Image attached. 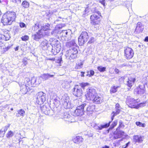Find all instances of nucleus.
Segmentation results:
<instances>
[{"label":"nucleus","instance_id":"4be33fe9","mask_svg":"<svg viewBox=\"0 0 148 148\" xmlns=\"http://www.w3.org/2000/svg\"><path fill=\"white\" fill-rule=\"evenodd\" d=\"M51 44L54 45V48L56 49V51L57 52L60 51L61 48V45L59 41L54 39V42Z\"/></svg>","mask_w":148,"mask_h":148},{"label":"nucleus","instance_id":"4d7b16f0","mask_svg":"<svg viewBox=\"0 0 148 148\" xmlns=\"http://www.w3.org/2000/svg\"><path fill=\"white\" fill-rule=\"evenodd\" d=\"M95 40V39L94 38L92 37L90 38V39L89 40V41L88 42V43L89 44H91L92 43L94 42Z\"/></svg>","mask_w":148,"mask_h":148},{"label":"nucleus","instance_id":"6e6552de","mask_svg":"<svg viewBox=\"0 0 148 148\" xmlns=\"http://www.w3.org/2000/svg\"><path fill=\"white\" fill-rule=\"evenodd\" d=\"M61 36L64 38L65 40H70L71 38L72 32L70 29L63 30L60 33Z\"/></svg>","mask_w":148,"mask_h":148},{"label":"nucleus","instance_id":"4c0bfd02","mask_svg":"<svg viewBox=\"0 0 148 148\" xmlns=\"http://www.w3.org/2000/svg\"><path fill=\"white\" fill-rule=\"evenodd\" d=\"M14 135V132L11 131H10L6 134V136L7 138H10L13 136Z\"/></svg>","mask_w":148,"mask_h":148},{"label":"nucleus","instance_id":"20e7f679","mask_svg":"<svg viewBox=\"0 0 148 148\" xmlns=\"http://www.w3.org/2000/svg\"><path fill=\"white\" fill-rule=\"evenodd\" d=\"M89 38L88 33L86 32H82L78 39L79 45L82 46L84 45L88 41Z\"/></svg>","mask_w":148,"mask_h":148},{"label":"nucleus","instance_id":"f704fd0d","mask_svg":"<svg viewBox=\"0 0 148 148\" xmlns=\"http://www.w3.org/2000/svg\"><path fill=\"white\" fill-rule=\"evenodd\" d=\"M40 27L41 26L40 25L39 23H37L33 26L32 28V30H33V31L34 32H36L38 29L40 28Z\"/></svg>","mask_w":148,"mask_h":148},{"label":"nucleus","instance_id":"473e14b6","mask_svg":"<svg viewBox=\"0 0 148 148\" xmlns=\"http://www.w3.org/2000/svg\"><path fill=\"white\" fill-rule=\"evenodd\" d=\"M18 114L17 113L16 116L17 117H19L20 116H23L25 114V111L23 109H20L17 111Z\"/></svg>","mask_w":148,"mask_h":148},{"label":"nucleus","instance_id":"9d476101","mask_svg":"<svg viewBox=\"0 0 148 148\" xmlns=\"http://www.w3.org/2000/svg\"><path fill=\"white\" fill-rule=\"evenodd\" d=\"M134 54V52L132 49L129 47H127L125 48L124 55L125 58L127 59L132 58Z\"/></svg>","mask_w":148,"mask_h":148},{"label":"nucleus","instance_id":"49530a36","mask_svg":"<svg viewBox=\"0 0 148 148\" xmlns=\"http://www.w3.org/2000/svg\"><path fill=\"white\" fill-rule=\"evenodd\" d=\"M119 86H114L112 88H111L110 92L113 93H115L117 91V88H119Z\"/></svg>","mask_w":148,"mask_h":148},{"label":"nucleus","instance_id":"423d86ee","mask_svg":"<svg viewBox=\"0 0 148 148\" xmlns=\"http://www.w3.org/2000/svg\"><path fill=\"white\" fill-rule=\"evenodd\" d=\"M45 34L44 31L42 29H39L35 33H33L32 35V38L34 40L38 41L40 39L43 38L45 36Z\"/></svg>","mask_w":148,"mask_h":148},{"label":"nucleus","instance_id":"13d9d810","mask_svg":"<svg viewBox=\"0 0 148 148\" xmlns=\"http://www.w3.org/2000/svg\"><path fill=\"white\" fill-rule=\"evenodd\" d=\"M62 61V57L60 56L58 59L56 60V62L58 63H60Z\"/></svg>","mask_w":148,"mask_h":148},{"label":"nucleus","instance_id":"4468645a","mask_svg":"<svg viewBox=\"0 0 148 148\" xmlns=\"http://www.w3.org/2000/svg\"><path fill=\"white\" fill-rule=\"evenodd\" d=\"M73 89V94L75 96L80 97L82 95L83 91L79 86L78 85L75 86Z\"/></svg>","mask_w":148,"mask_h":148},{"label":"nucleus","instance_id":"7ed1b4c3","mask_svg":"<svg viewBox=\"0 0 148 148\" xmlns=\"http://www.w3.org/2000/svg\"><path fill=\"white\" fill-rule=\"evenodd\" d=\"M82 105L85 112L88 115L92 114V112L95 109V105L92 103L86 102L83 103Z\"/></svg>","mask_w":148,"mask_h":148},{"label":"nucleus","instance_id":"dca6fc26","mask_svg":"<svg viewBox=\"0 0 148 148\" xmlns=\"http://www.w3.org/2000/svg\"><path fill=\"white\" fill-rule=\"evenodd\" d=\"M124 132L123 131L119 130V128L118 127L114 134L113 135V138L114 139H116L121 138L124 135Z\"/></svg>","mask_w":148,"mask_h":148},{"label":"nucleus","instance_id":"37998d69","mask_svg":"<svg viewBox=\"0 0 148 148\" xmlns=\"http://www.w3.org/2000/svg\"><path fill=\"white\" fill-rule=\"evenodd\" d=\"M69 52H70V53H78V51L76 48L74 47H71V49H70L69 50Z\"/></svg>","mask_w":148,"mask_h":148},{"label":"nucleus","instance_id":"774afa93","mask_svg":"<svg viewBox=\"0 0 148 148\" xmlns=\"http://www.w3.org/2000/svg\"><path fill=\"white\" fill-rule=\"evenodd\" d=\"M54 101L53 102V103L55 104V105H56V106H57V103L58 104L59 101L57 99H55Z\"/></svg>","mask_w":148,"mask_h":148},{"label":"nucleus","instance_id":"5fc2aeb1","mask_svg":"<svg viewBox=\"0 0 148 148\" xmlns=\"http://www.w3.org/2000/svg\"><path fill=\"white\" fill-rule=\"evenodd\" d=\"M23 66H26L27 64V59L26 58H24L23 60Z\"/></svg>","mask_w":148,"mask_h":148},{"label":"nucleus","instance_id":"3c124183","mask_svg":"<svg viewBox=\"0 0 148 148\" xmlns=\"http://www.w3.org/2000/svg\"><path fill=\"white\" fill-rule=\"evenodd\" d=\"M69 85V84L68 82H64L62 84V87L64 88H67V87L68 85Z\"/></svg>","mask_w":148,"mask_h":148},{"label":"nucleus","instance_id":"69168bd1","mask_svg":"<svg viewBox=\"0 0 148 148\" xmlns=\"http://www.w3.org/2000/svg\"><path fill=\"white\" fill-rule=\"evenodd\" d=\"M56 51H55L54 49H53V48H52L51 52H52V53L54 55H56L57 53L59 52H57L56 51Z\"/></svg>","mask_w":148,"mask_h":148},{"label":"nucleus","instance_id":"bb28decb","mask_svg":"<svg viewBox=\"0 0 148 148\" xmlns=\"http://www.w3.org/2000/svg\"><path fill=\"white\" fill-rule=\"evenodd\" d=\"M73 140L74 143L79 144L83 142V138L81 137L77 136L74 138Z\"/></svg>","mask_w":148,"mask_h":148},{"label":"nucleus","instance_id":"9b49d317","mask_svg":"<svg viewBox=\"0 0 148 148\" xmlns=\"http://www.w3.org/2000/svg\"><path fill=\"white\" fill-rule=\"evenodd\" d=\"M27 82H25V81L24 82H20L19 83V84L20 87V92L21 93L23 94H25L27 93L29 89V87L27 86Z\"/></svg>","mask_w":148,"mask_h":148},{"label":"nucleus","instance_id":"58836bf2","mask_svg":"<svg viewBox=\"0 0 148 148\" xmlns=\"http://www.w3.org/2000/svg\"><path fill=\"white\" fill-rule=\"evenodd\" d=\"M55 60V58H54L47 57L45 59V61L46 63L49 62V61L53 63Z\"/></svg>","mask_w":148,"mask_h":148},{"label":"nucleus","instance_id":"338daca9","mask_svg":"<svg viewBox=\"0 0 148 148\" xmlns=\"http://www.w3.org/2000/svg\"><path fill=\"white\" fill-rule=\"evenodd\" d=\"M11 48V46H8L7 47L3 48L4 51H7L9 49Z\"/></svg>","mask_w":148,"mask_h":148},{"label":"nucleus","instance_id":"a878e982","mask_svg":"<svg viewBox=\"0 0 148 148\" xmlns=\"http://www.w3.org/2000/svg\"><path fill=\"white\" fill-rule=\"evenodd\" d=\"M10 124H8L7 125L5 126L4 127L2 128L0 130V131L1 132L2 134H1L0 137H3L4 134L5 133V132L10 127Z\"/></svg>","mask_w":148,"mask_h":148},{"label":"nucleus","instance_id":"09e8293b","mask_svg":"<svg viewBox=\"0 0 148 148\" xmlns=\"http://www.w3.org/2000/svg\"><path fill=\"white\" fill-rule=\"evenodd\" d=\"M88 74L87 75V76H88L89 77H90L94 75L95 72L93 70H90V71H88L87 72Z\"/></svg>","mask_w":148,"mask_h":148},{"label":"nucleus","instance_id":"412c9836","mask_svg":"<svg viewBox=\"0 0 148 148\" xmlns=\"http://www.w3.org/2000/svg\"><path fill=\"white\" fill-rule=\"evenodd\" d=\"M112 121H110L108 123H106L103 125H95L94 126V128L97 130H102L103 128H106L109 127L110 123Z\"/></svg>","mask_w":148,"mask_h":148},{"label":"nucleus","instance_id":"2f4dec72","mask_svg":"<svg viewBox=\"0 0 148 148\" xmlns=\"http://www.w3.org/2000/svg\"><path fill=\"white\" fill-rule=\"evenodd\" d=\"M29 5V3L27 1H24L22 2L21 4V6L23 8H28Z\"/></svg>","mask_w":148,"mask_h":148},{"label":"nucleus","instance_id":"393cba45","mask_svg":"<svg viewBox=\"0 0 148 148\" xmlns=\"http://www.w3.org/2000/svg\"><path fill=\"white\" fill-rule=\"evenodd\" d=\"M48 41L46 40H44L41 43L40 45V47L42 49H45L48 47Z\"/></svg>","mask_w":148,"mask_h":148},{"label":"nucleus","instance_id":"cd10ccee","mask_svg":"<svg viewBox=\"0 0 148 148\" xmlns=\"http://www.w3.org/2000/svg\"><path fill=\"white\" fill-rule=\"evenodd\" d=\"M25 80V82H27V84L28 86H29L31 83L33 84L36 83V79L35 77L32 78L31 81L28 78H26Z\"/></svg>","mask_w":148,"mask_h":148},{"label":"nucleus","instance_id":"0eeeda50","mask_svg":"<svg viewBox=\"0 0 148 148\" xmlns=\"http://www.w3.org/2000/svg\"><path fill=\"white\" fill-rule=\"evenodd\" d=\"M46 94L42 92H38L36 95V103L40 105L42 104L45 101Z\"/></svg>","mask_w":148,"mask_h":148},{"label":"nucleus","instance_id":"ea45409f","mask_svg":"<svg viewBox=\"0 0 148 148\" xmlns=\"http://www.w3.org/2000/svg\"><path fill=\"white\" fill-rule=\"evenodd\" d=\"M146 102H144L143 103H141L139 104H138V103L137 104V105L136 107V109H138L139 107H143L145 106H146Z\"/></svg>","mask_w":148,"mask_h":148},{"label":"nucleus","instance_id":"b1692460","mask_svg":"<svg viewBox=\"0 0 148 148\" xmlns=\"http://www.w3.org/2000/svg\"><path fill=\"white\" fill-rule=\"evenodd\" d=\"M41 110L45 114L48 115H51L50 114L51 112H53L52 110H50L48 108H47L45 106H42L41 108Z\"/></svg>","mask_w":148,"mask_h":148},{"label":"nucleus","instance_id":"a211bd4d","mask_svg":"<svg viewBox=\"0 0 148 148\" xmlns=\"http://www.w3.org/2000/svg\"><path fill=\"white\" fill-rule=\"evenodd\" d=\"M63 119L64 121L69 122L71 123L75 121L74 117L68 114L67 112L64 113Z\"/></svg>","mask_w":148,"mask_h":148},{"label":"nucleus","instance_id":"f8f14e48","mask_svg":"<svg viewBox=\"0 0 148 148\" xmlns=\"http://www.w3.org/2000/svg\"><path fill=\"white\" fill-rule=\"evenodd\" d=\"M84 108L82 104L77 107V109L73 113V115L74 116H81L84 114Z\"/></svg>","mask_w":148,"mask_h":148},{"label":"nucleus","instance_id":"5701e85b","mask_svg":"<svg viewBox=\"0 0 148 148\" xmlns=\"http://www.w3.org/2000/svg\"><path fill=\"white\" fill-rule=\"evenodd\" d=\"M121 109V108L120 107L119 104V103H117L116 104V105H115L116 112H113V115L111 117L112 121L114 117L117 114H118L119 113V112H120Z\"/></svg>","mask_w":148,"mask_h":148},{"label":"nucleus","instance_id":"603ef678","mask_svg":"<svg viewBox=\"0 0 148 148\" xmlns=\"http://www.w3.org/2000/svg\"><path fill=\"white\" fill-rule=\"evenodd\" d=\"M21 38L22 40L26 41L29 40V37L27 35H25L24 36H22L21 37Z\"/></svg>","mask_w":148,"mask_h":148},{"label":"nucleus","instance_id":"e2e57ef3","mask_svg":"<svg viewBox=\"0 0 148 148\" xmlns=\"http://www.w3.org/2000/svg\"><path fill=\"white\" fill-rule=\"evenodd\" d=\"M130 143V142H128L125 145H124L122 146V148H127L129 146Z\"/></svg>","mask_w":148,"mask_h":148},{"label":"nucleus","instance_id":"052dcab7","mask_svg":"<svg viewBox=\"0 0 148 148\" xmlns=\"http://www.w3.org/2000/svg\"><path fill=\"white\" fill-rule=\"evenodd\" d=\"M19 25L20 27L21 28L26 27L25 24L23 22L20 23Z\"/></svg>","mask_w":148,"mask_h":148},{"label":"nucleus","instance_id":"39448f33","mask_svg":"<svg viewBox=\"0 0 148 148\" xmlns=\"http://www.w3.org/2000/svg\"><path fill=\"white\" fill-rule=\"evenodd\" d=\"M97 94L96 90L93 88L90 87L87 89L85 96L88 100L91 101Z\"/></svg>","mask_w":148,"mask_h":148},{"label":"nucleus","instance_id":"1a4fd4ad","mask_svg":"<svg viewBox=\"0 0 148 148\" xmlns=\"http://www.w3.org/2000/svg\"><path fill=\"white\" fill-rule=\"evenodd\" d=\"M138 100H136L130 97H128L126 99V103L129 107L135 108L138 103Z\"/></svg>","mask_w":148,"mask_h":148},{"label":"nucleus","instance_id":"79ce46f5","mask_svg":"<svg viewBox=\"0 0 148 148\" xmlns=\"http://www.w3.org/2000/svg\"><path fill=\"white\" fill-rule=\"evenodd\" d=\"M106 68L105 67H103L101 66H98L97 69L98 71H99L100 72H103L105 71H106Z\"/></svg>","mask_w":148,"mask_h":148},{"label":"nucleus","instance_id":"de8ad7c7","mask_svg":"<svg viewBox=\"0 0 148 148\" xmlns=\"http://www.w3.org/2000/svg\"><path fill=\"white\" fill-rule=\"evenodd\" d=\"M89 85V84L87 83H82L80 84L79 86L81 88H82L84 89L86 87L88 86Z\"/></svg>","mask_w":148,"mask_h":148},{"label":"nucleus","instance_id":"aec40b11","mask_svg":"<svg viewBox=\"0 0 148 148\" xmlns=\"http://www.w3.org/2000/svg\"><path fill=\"white\" fill-rule=\"evenodd\" d=\"M143 29V27L142 26V23L140 22L138 23L134 32L136 34H139L142 32Z\"/></svg>","mask_w":148,"mask_h":148},{"label":"nucleus","instance_id":"a19ab883","mask_svg":"<svg viewBox=\"0 0 148 148\" xmlns=\"http://www.w3.org/2000/svg\"><path fill=\"white\" fill-rule=\"evenodd\" d=\"M69 56H70V58L73 59L75 58L77 56V53H70L69 52V53L68 54Z\"/></svg>","mask_w":148,"mask_h":148},{"label":"nucleus","instance_id":"72a5a7b5","mask_svg":"<svg viewBox=\"0 0 148 148\" xmlns=\"http://www.w3.org/2000/svg\"><path fill=\"white\" fill-rule=\"evenodd\" d=\"M50 25L48 23H46L45 25H43L42 26H41V29H40L44 31V32L45 33V31L48 29L49 28Z\"/></svg>","mask_w":148,"mask_h":148},{"label":"nucleus","instance_id":"7c9ffc66","mask_svg":"<svg viewBox=\"0 0 148 148\" xmlns=\"http://www.w3.org/2000/svg\"><path fill=\"white\" fill-rule=\"evenodd\" d=\"M76 45H77L75 43L74 40L73 39L71 41L67 42L66 44V45L67 47H76Z\"/></svg>","mask_w":148,"mask_h":148},{"label":"nucleus","instance_id":"6ab92c4d","mask_svg":"<svg viewBox=\"0 0 148 148\" xmlns=\"http://www.w3.org/2000/svg\"><path fill=\"white\" fill-rule=\"evenodd\" d=\"M91 101L95 103L99 104H101L103 102V99L100 95L97 94Z\"/></svg>","mask_w":148,"mask_h":148},{"label":"nucleus","instance_id":"c9c22d12","mask_svg":"<svg viewBox=\"0 0 148 148\" xmlns=\"http://www.w3.org/2000/svg\"><path fill=\"white\" fill-rule=\"evenodd\" d=\"M141 81L142 83H144L145 85V84L148 88V76L143 77Z\"/></svg>","mask_w":148,"mask_h":148},{"label":"nucleus","instance_id":"bf43d9fd","mask_svg":"<svg viewBox=\"0 0 148 148\" xmlns=\"http://www.w3.org/2000/svg\"><path fill=\"white\" fill-rule=\"evenodd\" d=\"M8 1L7 0H3L1 2V4L4 5H7Z\"/></svg>","mask_w":148,"mask_h":148},{"label":"nucleus","instance_id":"ddd939ff","mask_svg":"<svg viewBox=\"0 0 148 148\" xmlns=\"http://www.w3.org/2000/svg\"><path fill=\"white\" fill-rule=\"evenodd\" d=\"M98 15L94 14L90 16V18L91 20V23L93 25H95L98 23L100 20L99 18L100 15L101 13L99 12H97Z\"/></svg>","mask_w":148,"mask_h":148},{"label":"nucleus","instance_id":"f03ea898","mask_svg":"<svg viewBox=\"0 0 148 148\" xmlns=\"http://www.w3.org/2000/svg\"><path fill=\"white\" fill-rule=\"evenodd\" d=\"M69 100V97L67 94H65L62 96L60 102L64 108L70 109L72 107V106Z\"/></svg>","mask_w":148,"mask_h":148},{"label":"nucleus","instance_id":"8fccbe9b","mask_svg":"<svg viewBox=\"0 0 148 148\" xmlns=\"http://www.w3.org/2000/svg\"><path fill=\"white\" fill-rule=\"evenodd\" d=\"M11 1L12 3H15L17 5L20 4L21 2V0H11Z\"/></svg>","mask_w":148,"mask_h":148},{"label":"nucleus","instance_id":"2eb2a0df","mask_svg":"<svg viewBox=\"0 0 148 148\" xmlns=\"http://www.w3.org/2000/svg\"><path fill=\"white\" fill-rule=\"evenodd\" d=\"M143 85H140L139 86L137 87L134 90V92H136L137 94L142 95L145 92V85L144 83H143Z\"/></svg>","mask_w":148,"mask_h":148},{"label":"nucleus","instance_id":"864d4df0","mask_svg":"<svg viewBox=\"0 0 148 148\" xmlns=\"http://www.w3.org/2000/svg\"><path fill=\"white\" fill-rule=\"evenodd\" d=\"M3 36H4L5 37V40H9L10 38V35L8 34H6L4 35H2V37L3 38Z\"/></svg>","mask_w":148,"mask_h":148},{"label":"nucleus","instance_id":"c756f323","mask_svg":"<svg viewBox=\"0 0 148 148\" xmlns=\"http://www.w3.org/2000/svg\"><path fill=\"white\" fill-rule=\"evenodd\" d=\"M134 141L136 142H141L142 141V138L139 136H134L133 137Z\"/></svg>","mask_w":148,"mask_h":148},{"label":"nucleus","instance_id":"e433bc0d","mask_svg":"<svg viewBox=\"0 0 148 148\" xmlns=\"http://www.w3.org/2000/svg\"><path fill=\"white\" fill-rule=\"evenodd\" d=\"M117 123V120H115L111 125L110 127L109 128V129L108 130V132H109V130H111L113 129Z\"/></svg>","mask_w":148,"mask_h":148},{"label":"nucleus","instance_id":"f3484780","mask_svg":"<svg viewBox=\"0 0 148 148\" xmlns=\"http://www.w3.org/2000/svg\"><path fill=\"white\" fill-rule=\"evenodd\" d=\"M136 80V79L134 78L130 77L128 78V80L126 84L129 87L128 88V89H130L132 86L134 85Z\"/></svg>","mask_w":148,"mask_h":148},{"label":"nucleus","instance_id":"c03bdc74","mask_svg":"<svg viewBox=\"0 0 148 148\" xmlns=\"http://www.w3.org/2000/svg\"><path fill=\"white\" fill-rule=\"evenodd\" d=\"M136 124L138 126L144 127L146 126V124L145 123H143L140 122H136Z\"/></svg>","mask_w":148,"mask_h":148},{"label":"nucleus","instance_id":"a18cd8bd","mask_svg":"<svg viewBox=\"0 0 148 148\" xmlns=\"http://www.w3.org/2000/svg\"><path fill=\"white\" fill-rule=\"evenodd\" d=\"M64 26V24H59L57 25L55 27V29L57 30V31H59V30L61 29L62 27H63Z\"/></svg>","mask_w":148,"mask_h":148},{"label":"nucleus","instance_id":"680f3d73","mask_svg":"<svg viewBox=\"0 0 148 148\" xmlns=\"http://www.w3.org/2000/svg\"><path fill=\"white\" fill-rule=\"evenodd\" d=\"M124 127V125L123 124V122L122 121H120L119 122V127H118L119 128V127Z\"/></svg>","mask_w":148,"mask_h":148},{"label":"nucleus","instance_id":"6e6d98bb","mask_svg":"<svg viewBox=\"0 0 148 148\" xmlns=\"http://www.w3.org/2000/svg\"><path fill=\"white\" fill-rule=\"evenodd\" d=\"M59 32V31H57L55 28V29L51 32V34L52 35H56L57 34H58Z\"/></svg>","mask_w":148,"mask_h":148},{"label":"nucleus","instance_id":"f257e3e1","mask_svg":"<svg viewBox=\"0 0 148 148\" xmlns=\"http://www.w3.org/2000/svg\"><path fill=\"white\" fill-rule=\"evenodd\" d=\"M16 13L14 12H7L3 16L1 21L4 25H10L15 18Z\"/></svg>","mask_w":148,"mask_h":148},{"label":"nucleus","instance_id":"c85d7f7f","mask_svg":"<svg viewBox=\"0 0 148 148\" xmlns=\"http://www.w3.org/2000/svg\"><path fill=\"white\" fill-rule=\"evenodd\" d=\"M53 75H51L48 73L44 74H43L41 77L44 80H46L50 77H53Z\"/></svg>","mask_w":148,"mask_h":148},{"label":"nucleus","instance_id":"0e129e2a","mask_svg":"<svg viewBox=\"0 0 148 148\" xmlns=\"http://www.w3.org/2000/svg\"><path fill=\"white\" fill-rule=\"evenodd\" d=\"M126 77L125 76L122 77L119 79V81L121 82H123Z\"/></svg>","mask_w":148,"mask_h":148}]
</instances>
